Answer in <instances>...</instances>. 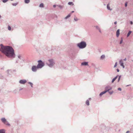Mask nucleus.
I'll return each instance as SVG.
<instances>
[{
  "label": "nucleus",
  "instance_id": "nucleus-1",
  "mask_svg": "<svg viewBox=\"0 0 133 133\" xmlns=\"http://www.w3.org/2000/svg\"><path fill=\"white\" fill-rule=\"evenodd\" d=\"M0 51L8 57L12 58H15L14 50L12 47L9 46H4L2 44H0Z\"/></svg>",
  "mask_w": 133,
  "mask_h": 133
},
{
  "label": "nucleus",
  "instance_id": "nucleus-2",
  "mask_svg": "<svg viewBox=\"0 0 133 133\" xmlns=\"http://www.w3.org/2000/svg\"><path fill=\"white\" fill-rule=\"evenodd\" d=\"M77 46L80 49L85 48L87 46V43L85 42L82 41L77 44Z\"/></svg>",
  "mask_w": 133,
  "mask_h": 133
},
{
  "label": "nucleus",
  "instance_id": "nucleus-3",
  "mask_svg": "<svg viewBox=\"0 0 133 133\" xmlns=\"http://www.w3.org/2000/svg\"><path fill=\"white\" fill-rule=\"evenodd\" d=\"M49 63H47V65L50 67L52 68L55 64V62L54 60L51 59L48 60Z\"/></svg>",
  "mask_w": 133,
  "mask_h": 133
},
{
  "label": "nucleus",
  "instance_id": "nucleus-4",
  "mask_svg": "<svg viewBox=\"0 0 133 133\" xmlns=\"http://www.w3.org/2000/svg\"><path fill=\"white\" fill-rule=\"evenodd\" d=\"M38 63L37 65L38 69H41L44 65V64L41 60L38 61Z\"/></svg>",
  "mask_w": 133,
  "mask_h": 133
},
{
  "label": "nucleus",
  "instance_id": "nucleus-5",
  "mask_svg": "<svg viewBox=\"0 0 133 133\" xmlns=\"http://www.w3.org/2000/svg\"><path fill=\"white\" fill-rule=\"evenodd\" d=\"M1 119L2 122L4 124H5L9 126H10V124L9 123L5 118H1Z\"/></svg>",
  "mask_w": 133,
  "mask_h": 133
},
{
  "label": "nucleus",
  "instance_id": "nucleus-6",
  "mask_svg": "<svg viewBox=\"0 0 133 133\" xmlns=\"http://www.w3.org/2000/svg\"><path fill=\"white\" fill-rule=\"evenodd\" d=\"M39 69L37 66L33 65L32 66L31 70L32 71L34 72H36L37 71V69Z\"/></svg>",
  "mask_w": 133,
  "mask_h": 133
},
{
  "label": "nucleus",
  "instance_id": "nucleus-7",
  "mask_svg": "<svg viewBox=\"0 0 133 133\" xmlns=\"http://www.w3.org/2000/svg\"><path fill=\"white\" fill-rule=\"evenodd\" d=\"M18 58L20 59V63H23L24 62V59L22 55L18 54L17 55Z\"/></svg>",
  "mask_w": 133,
  "mask_h": 133
},
{
  "label": "nucleus",
  "instance_id": "nucleus-8",
  "mask_svg": "<svg viewBox=\"0 0 133 133\" xmlns=\"http://www.w3.org/2000/svg\"><path fill=\"white\" fill-rule=\"evenodd\" d=\"M112 89L111 87L110 86L106 87L105 88V91L106 92Z\"/></svg>",
  "mask_w": 133,
  "mask_h": 133
},
{
  "label": "nucleus",
  "instance_id": "nucleus-9",
  "mask_svg": "<svg viewBox=\"0 0 133 133\" xmlns=\"http://www.w3.org/2000/svg\"><path fill=\"white\" fill-rule=\"evenodd\" d=\"M26 82V81L25 79H21L19 81V82L22 84H24Z\"/></svg>",
  "mask_w": 133,
  "mask_h": 133
},
{
  "label": "nucleus",
  "instance_id": "nucleus-10",
  "mask_svg": "<svg viewBox=\"0 0 133 133\" xmlns=\"http://www.w3.org/2000/svg\"><path fill=\"white\" fill-rule=\"evenodd\" d=\"M82 65H88V62H82L81 63Z\"/></svg>",
  "mask_w": 133,
  "mask_h": 133
},
{
  "label": "nucleus",
  "instance_id": "nucleus-11",
  "mask_svg": "<svg viewBox=\"0 0 133 133\" xmlns=\"http://www.w3.org/2000/svg\"><path fill=\"white\" fill-rule=\"evenodd\" d=\"M94 26L96 27V29H97V30H99V32L100 33H102V32L99 26Z\"/></svg>",
  "mask_w": 133,
  "mask_h": 133
},
{
  "label": "nucleus",
  "instance_id": "nucleus-12",
  "mask_svg": "<svg viewBox=\"0 0 133 133\" xmlns=\"http://www.w3.org/2000/svg\"><path fill=\"white\" fill-rule=\"evenodd\" d=\"M105 57V55H103L101 56L100 59V60H103L104 59Z\"/></svg>",
  "mask_w": 133,
  "mask_h": 133
},
{
  "label": "nucleus",
  "instance_id": "nucleus-13",
  "mask_svg": "<svg viewBox=\"0 0 133 133\" xmlns=\"http://www.w3.org/2000/svg\"><path fill=\"white\" fill-rule=\"evenodd\" d=\"M119 29H118L117 30L116 32V36L117 37H118L119 35Z\"/></svg>",
  "mask_w": 133,
  "mask_h": 133
},
{
  "label": "nucleus",
  "instance_id": "nucleus-14",
  "mask_svg": "<svg viewBox=\"0 0 133 133\" xmlns=\"http://www.w3.org/2000/svg\"><path fill=\"white\" fill-rule=\"evenodd\" d=\"M118 76V75H117L114 78H113L111 81V82L112 83H114V82L116 79L117 78V77Z\"/></svg>",
  "mask_w": 133,
  "mask_h": 133
},
{
  "label": "nucleus",
  "instance_id": "nucleus-15",
  "mask_svg": "<svg viewBox=\"0 0 133 133\" xmlns=\"http://www.w3.org/2000/svg\"><path fill=\"white\" fill-rule=\"evenodd\" d=\"M107 8L108 10H110V11L112 10V9H110V7L109 6V3L108 4H107Z\"/></svg>",
  "mask_w": 133,
  "mask_h": 133
},
{
  "label": "nucleus",
  "instance_id": "nucleus-16",
  "mask_svg": "<svg viewBox=\"0 0 133 133\" xmlns=\"http://www.w3.org/2000/svg\"><path fill=\"white\" fill-rule=\"evenodd\" d=\"M106 93V92H105V91H103V92H101L99 94V95L100 96H102V95H103V94H104L105 93Z\"/></svg>",
  "mask_w": 133,
  "mask_h": 133
},
{
  "label": "nucleus",
  "instance_id": "nucleus-17",
  "mask_svg": "<svg viewBox=\"0 0 133 133\" xmlns=\"http://www.w3.org/2000/svg\"><path fill=\"white\" fill-rule=\"evenodd\" d=\"M0 133H5V131L4 129H0Z\"/></svg>",
  "mask_w": 133,
  "mask_h": 133
},
{
  "label": "nucleus",
  "instance_id": "nucleus-18",
  "mask_svg": "<svg viewBox=\"0 0 133 133\" xmlns=\"http://www.w3.org/2000/svg\"><path fill=\"white\" fill-rule=\"evenodd\" d=\"M20 59H17L15 62V63H19V64H20L21 63H20Z\"/></svg>",
  "mask_w": 133,
  "mask_h": 133
},
{
  "label": "nucleus",
  "instance_id": "nucleus-19",
  "mask_svg": "<svg viewBox=\"0 0 133 133\" xmlns=\"http://www.w3.org/2000/svg\"><path fill=\"white\" fill-rule=\"evenodd\" d=\"M119 63L121 66L123 65V62L122 60H121L119 61Z\"/></svg>",
  "mask_w": 133,
  "mask_h": 133
},
{
  "label": "nucleus",
  "instance_id": "nucleus-20",
  "mask_svg": "<svg viewBox=\"0 0 133 133\" xmlns=\"http://www.w3.org/2000/svg\"><path fill=\"white\" fill-rule=\"evenodd\" d=\"M85 103L88 106H89V101L88 100H87L86 101Z\"/></svg>",
  "mask_w": 133,
  "mask_h": 133
},
{
  "label": "nucleus",
  "instance_id": "nucleus-21",
  "mask_svg": "<svg viewBox=\"0 0 133 133\" xmlns=\"http://www.w3.org/2000/svg\"><path fill=\"white\" fill-rule=\"evenodd\" d=\"M30 2V0H24V2L26 4H28Z\"/></svg>",
  "mask_w": 133,
  "mask_h": 133
},
{
  "label": "nucleus",
  "instance_id": "nucleus-22",
  "mask_svg": "<svg viewBox=\"0 0 133 133\" xmlns=\"http://www.w3.org/2000/svg\"><path fill=\"white\" fill-rule=\"evenodd\" d=\"M132 32V31H129V32H128L127 34V37H128V36H129L130 35V34Z\"/></svg>",
  "mask_w": 133,
  "mask_h": 133
},
{
  "label": "nucleus",
  "instance_id": "nucleus-23",
  "mask_svg": "<svg viewBox=\"0 0 133 133\" xmlns=\"http://www.w3.org/2000/svg\"><path fill=\"white\" fill-rule=\"evenodd\" d=\"M57 6H58L61 9H62L63 8V6H62V5H57Z\"/></svg>",
  "mask_w": 133,
  "mask_h": 133
},
{
  "label": "nucleus",
  "instance_id": "nucleus-24",
  "mask_svg": "<svg viewBox=\"0 0 133 133\" xmlns=\"http://www.w3.org/2000/svg\"><path fill=\"white\" fill-rule=\"evenodd\" d=\"M68 4L69 5H74V3H73V2H69L68 3Z\"/></svg>",
  "mask_w": 133,
  "mask_h": 133
},
{
  "label": "nucleus",
  "instance_id": "nucleus-25",
  "mask_svg": "<svg viewBox=\"0 0 133 133\" xmlns=\"http://www.w3.org/2000/svg\"><path fill=\"white\" fill-rule=\"evenodd\" d=\"M71 16V15L70 14H69V15H68L66 17H65V19H67V18H69V17H70Z\"/></svg>",
  "mask_w": 133,
  "mask_h": 133
},
{
  "label": "nucleus",
  "instance_id": "nucleus-26",
  "mask_svg": "<svg viewBox=\"0 0 133 133\" xmlns=\"http://www.w3.org/2000/svg\"><path fill=\"white\" fill-rule=\"evenodd\" d=\"M28 83L30 84L31 87L32 88L33 87V84L32 83L30 82H28Z\"/></svg>",
  "mask_w": 133,
  "mask_h": 133
},
{
  "label": "nucleus",
  "instance_id": "nucleus-27",
  "mask_svg": "<svg viewBox=\"0 0 133 133\" xmlns=\"http://www.w3.org/2000/svg\"><path fill=\"white\" fill-rule=\"evenodd\" d=\"M39 6L40 7H44V4L43 3H41L39 5Z\"/></svg>",
  "mask_w": 133,
  "mask_h": 133
},
{
  "label": "nucleus",
  "instance_id": "nucleus-28",
  "mask_svg": "<svg viewBox=\"0 0 133 133\" xmlns=\"http://www.w3.org/2000/svg\"><path fill=\"white\" fill-rule=\"evenodd\" d=\"M18 4V3H13L12 4V5L14 6H16Z\"/></svg>",
  "mask_w": 133,
  "mask_h": 133
},
{
  "label": "nucleus",
  "instance_id": "nucleus-29",
  "mask_svg": "<svg viewBox=\"0 0 133 133\" xmlns=\"http://www.w3.org/2000/svg\"><path fill=\"white\" fill-rule=\"evenodd\" d=\"M123 38L122 37H121V41L120 42V43H119V44H122V42H123Z\"/></svg>",
  "mask_w": 133,
  "mask_h": 133
},
{
  "label": "nucleus",
  "instance_id": "nucleus-30",
  "mask_svg": "<svg viewBox=\"0 0 133 133\" xmlns=\"http://www.w3.org/2000/svg\"><path fill=\"white\" fill-rule=\"evenodd\" d=\"M119 76V77H118V81H117V82H119V81H120V78H121V75H120L119 76Z\"/></svg>",
  "mask_w": 133,
  "mask_h": 133
},
{
  "label": "nucleus",
  "instance_id": "nucleus-31",
  "mask_svg": "<svg viewBox=\"0 0 133 133\" xmlns=\"http://www.w3.org/2000/svg\"><path fill=\"white\" fill-rule=\"evenodd\" d=\"M8 0H2V1L3 3H5L7 2Z\"/></svg>",
  "mask_w": 133,
  "mask_h": 133
},
{
  "label": "nucleus",
  "instance_id": "nucleus-32",
  "mask_svg": "<svg viewBox=\"0 0 133 133\" xmlns=\"http://www.w3.org/2000/svg\"><path fill=\"white\" fill-rule=\"evenodd\" d=\"M108 92L110 95H111L113 94V91H109Z\"/></svg>",
  "mask_w": 133,
  "mask_h": 133
},
{
  "label": "nucleus",
  "instance_id": "nucleus-33",
  "mask_svg": "<svg viewBox=\"0 0 133 133\" xmlns=\"http://www.w3.org/2000/svg\"><path fill=\"white\" fill-rule=\"evenodd\" d=\"M74 20H75V21H77L78 20L77 18L76 17H75L74 18Z\"/></svg>",
  "mask_w": 133,
  "mask_h": 133
},
{
  "label": "nucleus",
  "instance_id": "nucleus-34",
  "mask_svg": "<svg viewBox=\"0 0 133 133\" xmlns=\"http://www.w3.org/2000/svg\"><path fill=\"white\" fill-rule=\"evenodd\" d=\"M117 62H116L115 63V65H114V67L115 68V67L117 65Z\"/></svg>",
  "mask_w": 133,
  "mask_h": 133
},
{
  "label": "nucleus",
  "instance_id": "nucleus-35",
  "mask_svg": "<svg viewBox=\"0 0 133 133\" xmlns=\"http://www.w3.org/2000/svg\"><path fill=\"white\" fill-rule=\"evenodd\" d=\"M8 29L9 30H11V27L10 26H8Z\"/></svg>",
  "mask_w": 133,
  "mask_h": 133
},
{
  "label": "nucleus",
  "instance_id": "nucleus-36",
  "mask_svg": "<svg viewBox=\"0 0 133 133\" xmlns=\"http://www.w3.org/2000/svg\"><path fill=\"white\" fill-rule=\"evenodd\" d=\"M3 78V77L0 74V78L2 79Z\"/></svg>",
  "mask_w": 133,
  "mask_h": 133
},
{
  "label": "nucleus",
  "instance_id": "nucleus-37",
  "mask_svg": "<svg viewBox=\"0 0 133 133\" xmlns=\"http://www.w3.org/2000/svg\"><path fill=\"white\" fill-rule=\"evenodd\" d=\"M118 90L120 91H121L122 90V89L121 88H118Z\"/></svg>",
  "mask_w": 133,
  "mask_h": 133
},
{
  "label": "nucleus",
  "instance_id": "nucleus-38",
  "mask_svg": "<svg viewBox=\"0 0 133 133\" xmlns=\"http://www.w3.org/2000/svg\"><path fill=\"white\" fill-rule=\"evenodd\" d=\"M125 6L126 7L127 6V3L126 2L125 3Z\"/></svg>",
  "mask_w": 133,
  "mask_h": 133
},
{
  "label": "nucleus",
  "instance_id": "nucleus-39",
  "mask_svg": "<svg viewBox=\"0 0 133 133\" xmlns=\"http://www.w3.org/2000/svg\"><path fill=\"white\" fill-rule=\"evenodd\" d=\"M130 23L132 25L133 24V22L132 21H130Z\"/></svg>",
  "mask_w": 133,
  "mask_h": 133
},
{
  "label": "nucleus",
  "instance_id": "nucleus-40",
  "mask_svg": "<svg viewBox=\"0 0 133 133\" xmlns=\"http://www.w3.org/2000/svg\"><path fill=\"white\" fill-rule=\"evenodd\" d=\"M117 72H119V70L118 69H117Z\"/></svg>",
  "mask_w": 133,
  "mask_h": 133
},
{
  "label": "nucleus",
  "instance_id": "nucleus-41",
  "mask_svg": "<svg viewBox=\"0 0 133 133\" xmlns=\"http://www.w3.org/2000/svg\"><path fill=\"white\" fill-rule=\"evenodd\" d=\"M129 132H130V131H127L126 132V133H129Z\"/></svg>",
  "mask_w": 133,
  "mask_h": 133
},
{
  "label": "nucleus",
  "instance_id": "nucleus-42",
  "mask_svg": "<svg viewBox=\"0 0 133 133\" xmlns=\"http://www.w3.org/2000/svg\"><path fill=\"white\" fill-rule=\"evenodd\" d=\"M117 22L116 21L114 23L115 24H117Z\"/></svg>",
  "mask_w": 133,
  "mask_h": 133
},
{
  "label": "nucleus",
  "instance_id": "nucleus-43",
  "mask_svg": "<svg viewBox=\"0 0 133 133\" xmlns=\"http://www.w3.org/2000/svg\"><path fill=\"white\" fill-rule=\"evenodd\" d=\"M127 60V59L126 58H125L123 60L124 61H126Z\"/></svg>",
  "mask_w": 133,
  "mask_h": 133
},
{
  "label": "nucleus",
  "instance_id": "nucleus-44",
  "mask_svg": "<svg viewBox=\"0 0 133 133\" xmlns=\"http://www.w3.org/2000/svg\"><path fill=\"white\" fill-rule=\"evenodd\" d=\"M56 6V5H53V7L54 8H55Z\"/></svg>",
  "mask_w": 133,
  "mask_h": 133
},
{
  "label": "nucleus",
  "instance_id": "nucleus-45",
  "mask_svg": "<svg viewBox=\"0 0 133 133\" xmlns=\"http://www.w3.org/2000/svg\"><path fill=\"white\" fill-rule=\"evenodd\" d=\"M121 66L123 67V68H124V65H123Z\"/></svg>",
  "mask_w": 133,
  "mask_h": 133
},
{
  "label": "nucleus",
  "instance_id": "nucleus-46",
  "mask_svg": "<svg viewBox=\"0 0 133 133\" xmlns=\"http://www.w3.org/2000/svg\"><path fill=\"white\" fill-rule=\"evenodd\" d=\"M130 85H131L130 84L127 85L126 86V87H128V86H130Z\"/></svg>",
  "mask_w": 133,
  "mask_h": 133
},
{
  "label": "nucleus",
  "instance_id": "nucleus-47",
  "mask_svg": "<svg viewBox=\"0 0 133 133\" xmlns=\"http://www.w3.org/2000/svg\"><path fill=\"white\" fill-rule=\"evenodd\" d=\"M22 89H23V88L20 89H19V90H22Z\"/></svg>",
  "mask_w": 133,
  "mask_h": 133
},
{
  "label": "nucleus",
  "instance_id": "nucleus-48",
  "mask_svg": "<svg viewBox=\"0 0 133 133\" xmlns=\"http://www.w3.org/2000/svg\"><path fill=\"white\" fill-rule=\"evenodd\" d=\"M91 99V98H89V100H90Z\"/></svg>",
  "mask_w": 133,
  "mask_h": 133
},
{
  "label": "nucleus",
  "instance_id": "nucleus-49",
  "mask_svg": "<svg viewBox=\"0 0 133 133\" xmlns=\"http://www.w3.org/2000/svg\"><path fill=\"white\" fill-rule=\"evenodd\" d=\"M74 11H72L71 12L72 13H73V12H74Z\"/></svg>",
  "mask_w": 133,
  "mask_h": 133
},
{
  "label": "nucleus",
  "instance_id": "nucleus-50",
  "mask_svg": "<svg viewBox=\"0 0 133 133\" xmlns=\"http://www.w3.org/2000/svg\"><path fill=\"white\" fill-rule=\"evenodd\" d=\"M1 15H0V18H1Z\"/></svg>",
  "mask_w": 133,
  "mask_h": 133
}]
</instances>
